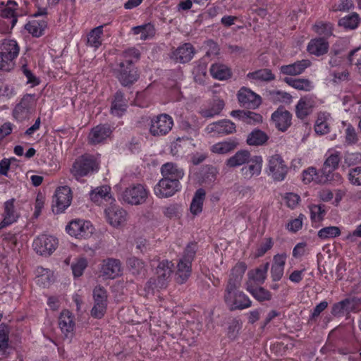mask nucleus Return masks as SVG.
<instances>
[{
    "mask_svg": "<svg viewBox=\"0 0 361 361\" xmlns=\"http://www.w3.org/2000/svg\"><path fill=\"white\" fill-rule=\"evenodd\" d=\"M238 287L233 279H229L224 294V301L231 310H243L251 306V300Z\"/></svg>",
    "mask_w": 361,
    "mask_h": 361,
    "instance_id": "nucleus-1",
    "label": "nucleus"
},
{
    "mask_svg": "<svg viewBox=\"0 0 361 361\" xmlns=\"http://www.w3.org/2000/svg\"><path fill=\"white\" fill-rule=\"evenodd\" d=\"M98 169V163L94 157L90 154H83L78 157L73 164L71 173L76 179L89 175Z\"/></svg>",
    "mask_w": 361,
    "mask_h": 361,
    "instance_id": "nucleus-2",
    "label": "nucleus"
},
{
    "mask_svg": "<svg viewBox=\"0 0 361 361\" xmlns=\"http://www.w3.org/2000/svg\"><path fill=\"white\" fill-rule=\"evenodd\" d=\"M173 126V120L166 114H161L151 118L149 123V133L155 137L167 135Z\"/></svg>",
    "mask_w": 361,
    "mask_h": 361,
    "instance_id": "nucleus-3",
    "label": "nucleus"
},
{
    "mask_svg": "<svg viewBox=\"0 0 361 361\" xmlns=\"http://www.w3.org/2000/svg\"><path fill=\"white\" fill-rule=\"evenodd\" d=\"M288 168L279 154H274L269 157L267 161V174L275 181L285 179Z\"/></svg>",
    "mask_w": 361,
    "mask_h": 361,
    "instance_id": "nucleus-4",
    "label": "nucleus"
},
{
    "mask_svg": "<svg viewBox=\"0 0 361 361\" xmlns=\"http://www.w3.org/2000/svg\"><path fill=\"white\" fill-rule=\"evenodd\" d=\"M116 77L123 86H128L137 80L139 75L133 64L121 61L114 71Z\"/></svg>",
    "mask_w": 361,
    "mask_h": 361,
    "instance_id": "nucleus-5",
    "label": "nucleus"
},
{
    "mask_svg": "<svg viewBox=\"0 0 361 361\" xmlns=\"http://www.w3.org/2000/svg\"><path fill=\"white\" fill-rule=\"evenodd\" d=\"M173 264L168 260L160 262L157 268V279H150L147 283L149 288H163L166 286V281L172 273Z\"/></svg>",
    "mask_w": 361,
    "mask_h": 361,
    "instance_id": "nucleus-6",
    "label": "nucleus"
},
{
    "mask_svg": "<svg viewBox=\"0 0 361 361\" xmlns=\"http://www.w3.org/2000/svg\"><path fill=\"white\" fill-rule=\"evenodd\" d=\"M181 184L176 180L163 178L154 187V193L159 198H168L180 190Z\"/></svg>",
    "mask_w": 361,
    "mask_h": 361,
    "instance_id": "nucleus-7",
    "label": "nucleus"
},
{
    "mask_svg": "<svg viewBox=\"0 0 361 361\" xmlns=\"http://www.w3.org/2000/svg\"><path fill=\"white\" fill-rule=\"evenodd\" d=\"M57 238L52 235H42L33 241V248L40 255L49 256L58 246Z\"/></svg>",
    "mask_w": 361,
    "mask_h": 361,
    "instance_id": "nucleus-8",
    "label": "nucleus"
},
{
    "mask_svg": "<svg viewBox=\"0 0 361 361\" xmlns=\"http://www.w3.org/2000/svg\"><path fill=\"white\" fill-rule=\"evenodd\" d=\"M94 306L91 310V315L97 319L102 318L107 307V293L100 286H96L93 290Z\"/></svg>",
    "mask_w": 361,
    "mask_h": 361,
    "instance_id": "nucleus-9",
    "label": "nucleus"
},
{
    "mask_svg": "<svg viewBox=\"0 0 361 361\" xmlns=\"http://www.w3.org/2000/svg\"><path fill=\"white\" fill-rule=\"evenodd\" d=\"M149 191L141 184L127 188L123 194V199L125 202L130 204H140L144 203L148 195Z\"/></svg>",
    "mask_w": 361,
    "mask_h": 361,
    "instance_id": "nucleus-10",
    "label": "nucleus"
},
{
    "mask_svg": "<svg viewBox=\"0 0 361 361\" xmlns=\"http://www.w3.org/2000/svg\"><path fill=\"white\" fill-rule=\"evenodd\" d=\"M72 200L71 190L68 186L59 188L53 199V211L57 214L63 212L68 208Z\"/></svg>",
    "mask_w": 361,
    "mask_h": 361,
    "instance_id": "nucleus-11",
    "label": "nucleus"
},
{
    "mask_svg": "<svg viewBox=\"0 0 361 361\" xmlns=\"http://www.w3.org/2000/svg\"><path fill=\"white\" fill-rule=\"evenodd\" d=\"M66 230L72 236L85 238L92 234L94 228L90 221L76 219L71 221Z\"/></svg>",
    "mask_w": 361,
    "mask_h": 361,
    "instance_id": "nucleus-12",
    "label": "nucleus"
},
{
    "mask_svg": "<svg viewBox=\"0 0 361 361\" xmlns=\"http://www.w3.org/2000/svg\"><path fill=\"white\" fill-rule=\"evenodd\" d=\"M0 16L4 18H11V27H6L3 30H0V32L1 33H8L13 29V27L16 25L18 18L20 15L18 13V4L13 0H8L6 2H4V7L1 8L0 11Z\"/></svg>",
    "mask_w": 361,
    "mask_h": 361,
    "instance_id": "nucleus-13",
    "label": "nucleus"
},
{
    "mask_svg": "<svg viewBox=\"0 0 361 361\" xmlns=\"http://www.w3.org/2000/svg\"><path fill=\"white\" fill-rule=\"evenodd\" d=\"M74 315L68 310H63L59 317V326L63 336L71 339L74 335L75 329Z\"/></svg>",
    "mask_w": 361,
    "mask_h": 361,
    "instance_id": "nucleus-14",
    "label": "nucleus"
},
{
    "mask_svg": "<svg viewBox=\"0 0 361 361\" xmlns=\"http://www.w3.org/2000/svg\"><path fill=\"white\" fill-rule=\"evenodd\" d=\"M237 96L238 102L249 109H257L262 103L260 96L245 87L240 89Z\"/></svg>",
    "mask_w": 361,
    "mask_h": 361,
    "instance_id": "nucleus-15",
    "label": "nucleus"
},
{
    "mask_svg": "<svg viewBox=\"0 0 361 361\" xmlns=\"http://www.w3.org/2000/svg\"><path fill=\"white\" fill-rule=\"evenodd\" d=\"M262 158L260 156L251 157L241 169V173L246 179H250L253 176H257L261 173L262 168Z\"/></svg>",
    "mask_w": 361,
    "mask_h": 361,
    "instance_id": "nucleus-16",
    "label": "nucleus"
},
{
    "mask_svg": "<svg viewBox=\"0 0 361 361\" xmlns=\"http://www.w3.org/2000/svg\"><path fill=\"white\" fill-rule=\"evenodd\" d=\"M14 199H11L4 202V219L0 222V230L15 223L20 214L14 206Z\"/></svg>",
    "mask_w": 361,
    "mask_h": 361,
    "instance_id": "nucleus-17",
    "label": "nucleus"
},
{
    "mask_svg": "<svg viewBox=\"0 0 361 361\" xmlns=\"http://www.w3.org/2000/svg\"><path fill=\"white\" fill-rule=\"evenodd\" d=\"M105 213L108 221L114 226H120L126 221V212L117 205H111L105 209Z\"/></svg>",
    "mask_w": 361,
    "mask_h": 361,
    "instance_id": "nucleus-18",
    "label": "nucleus"
},
{
    "mask_svg": "<svg viewBox=\"0 0 361 361\" xmlns=\"http://www.w3.org/2000/svg\"><path fill=\"white\" fill-rule=\"evenodd\" d=\"M101 273L108 279H114L121 274V264L118 259L109 258L103 260Z\"/></svg>",
    "mask_w": 361,
    "mask_h": 361,
    "instance_id": "nucleus-19",
    "label": "nucleus"
},
{
    "mask_svg": "<svg viewBox=\"0 0 361 361\" xmlns=\"http://www.w3.org/2000/svg\"><path fill=\"white\" fill-rule=\"evenodd\" d=\"M33 109V97L30 94H27L23 97L20 102L15 107L13 114L16 118L23 119L31 114Z\"/></svg>",
    "mask_w": 361,
    "mask_h": 361,
    "instance_id": "nucleus-20",
    "label": "nucleus"
},
{
    "mask_svg": "<svg viewBox=\"0 0 361 361\" xmlns=\"http://www.w3.org/2000/svg\"><path fill=\"white\" fill-rule=\"evenodd\" d=\"M275 126L281 131H285L291 124L292 115L287 111L278 109L271 115Z\"/></svg>",
    "mask_w": 361,
    "mask_h": 361,
    "instance_id": "nucleus-21",
    "label": "nucleus"
},
{
    "mask_svg": "<svg viewBox=\"0 0 361 361\" xmlns=\"http://www.w3.org/2000/svg\"><path fill=\"white\" fill-rule=\"evenodd\" d=\"M205 131L207 133H216L228 135L235 131V125L229 120H222L208 125Z\"/></svg>",
    "mask_w": 361,
    "mask_h": 361,
    "instance_id": "nucleus-22",
    "label": "nucleus"
},
{
    "mask_svg": "<svg viewBox=\"0 0 361 361\" xmlns=\"http://www.w3.org/2000/svg\"><path fill=\"white\" fill-rule=\"evenodd\" d=\"M161 174L163 178L176 180L178 182L185 175L184 170L173 162H167L161 167Z\"/></svg>",
    "mask_w": 361,
    "mask_h": 361,
    "instance_id": "nucleus-23",
    "label": "nucleus"
},
{
    "mask_svg": "<svg viewBox=\"0 0 361 361\" xmlns=\"http://www.w3.org/2000/svg\"><path fill=\"white\" fill-rule=\"evenodd\" d=\"M287 259L286 253L276 254L273 257V264L271 268V275L273 281H279L284 272V267Z\"/></svg>",
    "mask_w": 361,
    "mask_h": 361,
    "instance_id": "nucleus-24",
    "label": "nucleus"
},
{
    "mask_svg": "<svg viewBox=\"0 0 361 361\" xmlns=\"http://www.w3.org/2000/svg\"><path fill=\"white\" fill-rule=\"evenodd\" d=\"M110 192L111 188L107 185L97 187L90 192V199L97 204H103L104 202L111 204L115 200L112 198Z\"/></svg>",
    "mask_w": 361,
    "mask_h": 361,
    "instance_id": "nucleus-25",
    "label": "nucleus"
},
{
    "mask_svg": "<svg viewBox=\"0 0 361 361\" xmlns=\"http://www.w3.org/2000/svg\"><path fill=\"white\" fill-rule=\"evenodd\" d=\"M311 66V61L308 59H302L296 62L282 66L280 68L281 73L288 75H298L302 73L305 70Z\"/></svg>",
    "mask_w": 361,
    "mask_h": 361,
    "instance_id": "nucleus-26",
    "label": "nucleus"
},
{
    "mask_svg": "<svg viewBox=\"0 0 361 361\" xmlns=\"http://www.w3.org/2000/svg\"><path fill=\"white\" fill-rule=\"evenodd\" d=\"M111 133V130L108 126L98 125L91 130L88 140L91 144H99L109 137Z\"/></svg>",
    "mask_w": 361,
    "mask_h": 361,
    "instance_id": "nucleus-27",
    "label": "nucleus"
},
{
    "mask_svg": "<svg viewBox=\"0 0 361 361\" xmlns=\"http://www.w3.org/2000/svg\"><path fill=\"white\" fill-rule=\"evenodd\" d=\"M128 101L125 99L122 92L118 91L115 93L111 106V114L114 116L121 117L126 111Z\"/></svg>",
    "mask_w": 361,
    "mask_h": 361,
    "instance_id": "nucleus-28",
    "label": "nucleus"
},
{
    "mask_svg": "<svg viewBox=\"0 0 361 361\" xmlns=\"http://www.w3.org/2000/svg\"><path fill=\"white\" fill-rule=\"evenodd\" d=\"M332 118L328 113H319L314 124V131L318 135H325L330 132Z\"/></svg>",
    "mask_w": 361,
    "mask_h": 361,
    "instance_id": "nucleus-29",
    "label": "nucleus"
},
{
    "mask_svg": "<svg viewBox=\"0 0 361 361\" xmlns=\"http://www.w3.org/2000/svg\"><path fill=\"white\" fill-rule=\"evenodd\" d=\"M195 54L193 46L190 43H185L176 49L173 52L175 59L180 63L190 61Z\"/></svg>",
    "mask_w": 361,
    "mask_h": 361,
    "instance_id": "nucleus-30",
    "label": "nucleus"
},
{
    "mask_svg": "<svg viewBox=\"0 0 361 361\" xmlns=\"http://www.w3.org/2000/svg\"><path fill=\"white\" fill-rule=\"evenodd\" d=\"M307 49L310 54L319 56L328 51L329 44L324 38H315L310 40Z\"/></svg>",
    "mask_w": 361,
    "mask_h": 361,
    "instance_id": "nucleus-31",
    "label": "nucleus"
},
{
    "mask_svg": "<svg viewBox=\"0 0 361 361\" xmlns=\"http://www.w3.org/2000/svg\"><path fill=\"white\" fill-rule=\"evenodd\" d=\"M187 145H192L193 147L195 145L193 140L188 137H177L176 140L171 144V153L173 156H180L185 152V147Z\"/></svg>",
    "mask_w": 361,
    "mask_h": 361,
    "instance_id": "nucleus-32",
    "label": "nucleus"
},
{
    "mask_svg": "<svg viewBox=\"0 0 361 361\" xmlns=\"http://www.w3.org/2000/svg\"><path fill=\"white\" fill-rule=\"evenodd\" d=\"M251 154L247 150H239L234 155L228 158L226 164L227 166L234 168L242 166L250 159Z\"/></svg>",
    "mask_w": 361,
    "mask_h": 361,
    "instance_id": "nucleus-33",
    "label": "nucleus"
},
{
    "mask_svg": "<svg viewBox=\"0 0 361 361\" xmlns=\"http://www.w3.org/2000/svg\"><path fill=\"white\" fill-rule=\"evenodd\" d=\"M353 311V310L350 298H345L341 301L334 303L331 307V313L334 317H341Z\"/></svg>",
    "mask_w": 361,
    "mask_h": 361,
    "instance_id": "nucleus-34",
    "label": "nucleus"
},
{
    "mask_svg": "<svg viewBox=\"0 0 361 361\" xmlns=\"http://www.w3.org/2000/svg\"><path fill=\"white\" fill-rule=\"evenodd\" d=\"M209 72L214 79L219 80H227L231 75V72L228 67L221 63H213L209 68Z\"/></svg>",
    "mask_w": 361,
    "mask_h": 361,
    "instance_id": "nucleus-35",
    "label": "nucleus"
},
{
    "mask_svg": "<svg viewBox=\"0 0 361 361\" xmlns=\"http://www.w3.org/2000/svg\"><path fill=\"white\" fill-rule=\"evenodd\" d=\"M133 35H140V39L147 40L152 39L156 33V30L154 25L147 23L139 26H135L132 28Z\"/></svg>",
    "mask_w": 361,
    "mask_h": 361,
    "instance_id": "nucleus-36",
    "label": "nucleus"
},
{
    "mask_svg": "<svg viewBox=\"0 0 361 361\" xmlns=\"http://www.w3.org/2000/svg\"><path fill=\"white\" fill-rule=\"evenodd\" d=\"M237 145L238 142L235 140H228L213 145L210 150L214 154H225L235 149Z\"/></svg>",
    "mask_w": 361,
    "mask_h": 361,
    "instance_id": "nucleus-37",
    "label": "nucleus"
},
{
    "mask_svg": "<svg viewBox=\"0 0 361 361\" xmlns=\"http://www.w3.org/2000/svg\"><path fill=\"white\" fill-rule=\"evenodd\" d=\"M284 82L298 90L309 92L314 87L312 82L305 78H285Z\"/></svg>",
    "mask_w": 361,
    "mask_h": 361,
    "instance_id": "nucleus-38",
    "label": "nucleus"
},
{
    "mask_svg": "<svg viewBox=\"0 0 361 361\" xmlns=\"http://www.w3.org/2000/svg\"><path fill=\"white\" fill-rule=\"evenodd\" d=\"M2 54L8 56L15 60L19 54L20 48L16 41L13 39H4L2 43Z\"/></svg>",
    "mask_w": 361,
    "mask_h": 361,
    "instance_id": "nucleus-39",
    "label": "nucleus"
},
{
    "mask_svg": "<svg viewBox=\"0 0 361 361\" xmlns=\"http://www.w3.org/2000/svg\"><path fill=\"white\" fill-rule=\"evenodd\" d=\"M205 195L206 192L202 188H200L195 192L190 204V212L192 214H199L202 211Z\"/></svg>",
    "mask_w": 361,
    "mask_h": 361,
    "instance_id": "nucleus-40",
    "label": "nucleus"
},
{
    "mask_svg": "<svg viewBox=\"0 0 361 361\" xmlns=\"http://www.w3.org/2000/svg\"><path fill=\"white\" fill-rule=\"evenodd\" d=\"M104 25H99L92 29L87 35V44L94 49H98L102 43Z\"/></svg>",
    "mask_w": 361,
    "mask_h": 361,
    "instance_id": "nucleus-41",
    "label": "nucleus"
},
{
    "mask_svg": "<svg viewBox=\"0 0 361 361\" xmlns=\"http://www.w3.org/2000/svg\"><path fill=\"white\" fill-rule=\"evenodd\" d=\"M221 99H214L209 106L201 110L200 114L204 118H213L219 115L224 107Z\"/></svg>",
    "mask_w": 361,
    "mask_h": 361,
    "instance_id": "nucleus-42",
    "label": "nucleus"
},
{
    "mask_svg": "<svg viewBox=\"0 0 361 361\" xmlns=\"http://www.w3.org/2000/svg\"><path fill=\"white\" fill-rule=\"evenodd\" d=\"M46 27L47 23L44 20H32L25 25V30L34 37L42 35Z\"/></svg>",
    "mask_w": 361,
    "mask_h": 361,
    "instance_id": "nucleus-43",
    "label": "nucleus"
},
{
    "mask_svg": "<svg viewBox=\"0 0 361 361\" xmlns=\"http://www.w3.org/2000/svg\"><path fill=\"white\" fill-rule=\"evenodd\" d=\"M312 104L310 100L307 99H300L296 106L295 114L298 118L304 119L312 112Z\"/></svg>",
    "mask_w": 361,
    "mask_h": 361,
    "instance_id": "nucleus-44",
    "label": "nucleus"
},
{
    "mask_svg": "<svg viewBox=\"0 0 361 361\" xmlns=\"http://www.w3.org/2000/svg\"><path fill=\"white\" fill-rule=\"evenodd\" d=\"M36 271L37 283L42 287H47L49 286L53 278L52 271L48 269H44L43 267H37Z\"/></svg>",
    "mask_w": 361,
    "mask_h": 361,
    "instance_id": "nucleus-45",
    "label": "nucleus"
},
{
    "mask_svg": "<svg viewBox=\"0 0 361 361\" xmlns=\"http://www.w3.org/2000/svg\"><path fill=\"white\" fill-rule=\"evenodd\" d=\"M247 290L258 301H269L271 299V293L262 287H253L247 285Z\"/></svg>",
    "mask_w": 361,
    "mask_h": 361,
    "instance_id": "nucleus-46",
    "label": "nucleus"
},
{
    "mask_svg": "<svg viewBox=\"0 0 361 361\" xmlns=\"http://www.w3.org/2000/svg\"><path fill=\"white\" fill-rule=\"evenodd\" d=\"M268 138L264 132L260 130H255L248 135L247 143L252 146L262 145L267 141Z\"/></svg>",
    "mask_w": 361,
    "mask_h": 361,
    "instance_id": "nucleus-47",
    "label": "nucleus"
},
{
    "mask_svg": "<svg viewBox=\"0 0 361 361\" xmlns=\"http://www.w3.org/2000/svg\"><path fill=\"white\" fill-rule=\"evenodd\" d=\"M360 20V16L357 13H352L341 18L338 21V25L345 29L353 30L358 26Z\"/></svg>",
    "mask_w": 361,
    "mask_h": 361,
    "instance_id": "nucleus-48",
    "label": "nucleus"
},
{
    "mask_svg": "<svg viewBox=\"0 0 361 361\" xmlns=\"http://www.w3.org/2000/svg\"><path fill=\"white\" fill-rule=\"evenodd\" d=\"M191 262L180 259L178 264L177 276L178 281L181 283H184L190 276Z\"/></svg>",
    "mask_w": 361,
    "mask_h": 361,
    "instance_id": "nucleus-49",
    "label": "nucleus"
},
{
    "mask_svg": "<svg viewBox=\"0 0 361 361\" xmlns=\"http://www.w3.org/2000/svg\"><path fill=\"white\" fill-rule=\"evenodd\" d=\"M326 156L327 157L324 161L325 169H329V171L335 170L341 161V153L331 149L328 151Z\"/></svg>",
    "mask_w": 361,
    "mask_h": 361,
    "instance_id": "nucleus-50",
    "label": "nucleus"
},
{
    "mask_svg": "<svg viewBox=\"0 0 361 361\" xmlns=\"http://www.w3.org/2000/svg\"><path fill=\"white\" fill-rule=\"evenodd\" d=\"M247 77L257 81H270L274 79V75L269 69H260L249 73Z\"/></svg>",
    "mask_w": 361,
    "mask_h": 361,
    "instance_id": "nucleus-51",
    "label": "nucleus"
},
{
    "mask_svg": "<svg viewBox=\"0 0 361 361\" xmlns=\"http://www.w3.org/2000/svg\"><path fill=\"white\" fill-rule=\"evenodd\" d=\"M340 235V228L338 226H334L322 228L317 233L318 237L322 240L334 238L339 236Z\"/></svg>",
    "mask_w": 361,
    "mask_h": 361,
    "instance_id": "nucleus-52",
    "label": "nucleus"
},
{
    "mask_svg": "<svg viewBox=\"0 0 361 361\" xmlns=\"http://www.w3.org/2000/svg\"><path fill=\"white\" fill-rule=\"evenodd\" d=\"M247 269L246 264L243 262H238L233 268L231 272V277L229 279H233V283L235 286H239L241 279Z\"/></svg>",
    "mask_w": 361,
    "mask_h": 361,
    "instance_id": "nucleus-53",
    "label": "nucleus"
},
{
    "mask_svg": "<svg viewBox=\"0 0 361 361\" xmlns=\"http://www.w3.org/2000/svg\"><path fill=\"white\" fill-rule=\"evenodd\" d=\"M310 218L313 221H321L326 214L324 204H313L310 206Z\"/></svg>",
    "mask_w": 361,
    "mask_h": 361,
    "instance_id": "nucleus-54",
    "label": "nucleus"
},
{
    "mask_svg": "<svg viewBox=\"0 0 361 361\" xmlns=\"http://www.w3.org/2000/svg\"><path fill=\"white\" fill-rule=\"evenodd\" d=\"M348 61L355 66L357 73L361 77V48L352 50L349 53Z\"/></svg>",
    "mask_w": 361,
    "mask_h": 361,
    "instance_id": "nucleus-55",
    "label": "nucleus"
},
{
    "mask_svg": "<svg viewBox=\"0 0 361 361\" xmlns=\"http://www.w3.org/2000/svg\"><path fill=\"white\" fill-rule=\"evenodd\" d=\"M269 267V264L267 262L263 267L257 268L253 272H249L248 275L250 279L258 283H264L267 273Z\"/></svg>",
    "mask_w": 361,
    "mask_h": 361,
    "instance_id": "nucleus-56",
    "label": "nucleus"
},
{
    "mask_svg": "<svg viewBox=\"0 0 361 361\" xmlns=\"http://www.w3.org/2000/svg\"><path fill=\"white\" fill-rule=\"evenodd\" d=\"M305 219V216L302 214H300L297 218L290 219L286 224V228L291 233H296L302 228Z\"/></svg>",
    "mask_w": 361,
    "mask_h": 361,
    "instance_id": "nucleus-57",
    "label": "nucleus"
},
{
    "mask_svg": "<svg viewBox=\"0 0 361 361\" xmlns=\"http://www.w3.org/2000/svg\"><path fill=\"white\" fill-rule=\"evenodd\" d=\"M271 99L275 102L290 103L292 100V96L283 91L274 90L270 92Z\"/></svg>",
    "mask_w": 361,
    "mask_h": 361,
    "instance_id": "nucleus-58",
    "label": "nucleus"
},
{
    "mask_svg": "<svg viewBox=\"0 0 361 361\" xmlns=\"http://www.w3.org/2000/svg\"><path fill=\"white\" fill-rule=\"evenodd\" d=\"M140 55V52L137 49H128L123 52L122 56L124 59L123 61L128 63L134 64V63L139 59Z\"/></svg>",
    "mask_w": 361,
    "mask_h": 361,
    "instance_id": "nucleus-59",
    "label": "nucleus"
},
{
    "mask_svg": "<svg viewBox=\"0 0 361 361\" xmlns=\"http://www.w3.org/2000/svg\"><path fill=\"white\" fill-rule=\"evenodd\" d=\"M348 180L353 185H361V166H357L349 170Z\"/></svg>",
    "mask_w": 361,
    "mask_h": 361,
    "instance_id": "nucleus-60",
    "label": "nucleus"
},
{
    "mask_svg": "<svg viewBox=\"0 0 361 361\" xmlns=\"http://www.w3.org/2000/svg\"><path fill=\"white\" fill-rule=\"evenodd\" d=\"M128 264L133 274H140L145 270L144 262L137 258H130Z\"/></svg>",
    "mask_w": 361,
    "mask_h": 361,
    "instance_id": "nucleus-61",
    "label": "nucleus"
},
{
    "mask_svg": "<svg viewBox=\"0 0 361 361\" xmlns=\"http://www.w3.org/2000/svg\"><path fill=\"white\" fill-rule=\"evenodd\" d=\"M314 28V31L320 35L329 37L332 35L333 26L331 23L320 22L317 23Z\"/></svg>",
    "mask_w": 361,
    "mask_h": 361,
    "instance_id": "nucleus-62",
    "label": "nucleus"
},
{
    "mask_svg": "<svg viewBox=\"0 0 361 361\" xmlns=\"http://www.w3.org/2000/svg\"><path fill=\"white\" fill-rule=\"evenodd\" d=\"M87 266V259L85 258H80L77 260V262L72 264L71 268L73 271V274L74 276L79 277L80 276L85 268Z\"/></svg>",
    "mask_w": 361,
    "mask_h": 361,
    "instance_id": "nucleus-63",
    "label": "nucleus"
},
{
    "mask_svg": "<svg viewBox=\"0 0 361 361\" xmlns=\"http://www.w3.org/2000/svg\"><path fill=\"white\" fill-rule=\"evenodd\" d=\"M15 66V61L8 56L0 52V70L4 71H10Z\"/></svg>",
    "mask_w": 361,
    "mask_h": 361,
    "instance_id": "nucleus-64",
    "label": "nucleus"
}]
</instances>
